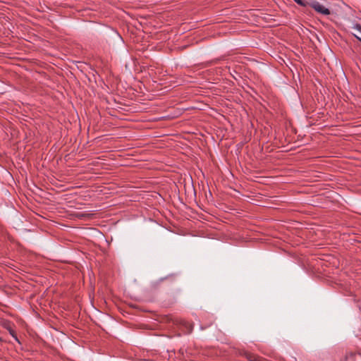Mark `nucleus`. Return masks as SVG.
<instances>
[{"instance_id":"nucleus-1","label":"nucleus","mask_w":361,"mask_h":361,"mask_svg":"<svg viewBox=\"0 0 361 361\" xmlns=\"http://www.w3.org/2000/svg\"><path fill=\"white\" fill-rule=\"evenodd\" d=\"M307 5H310L317 13H319L322 15L327 16L330 14V11L317 1H314L310 4L308 3Z\"/></svg>"},{"instance_id":"nucleus-2","label":"nucleus","mask_w":361,"mask_h":361,"mask_svg":"<svg viewBox=\"0 0 361 361\" xmlns=\"http://www.w3.org/2000/svg\"><path fill=\"white\" fill-rule=\"evenodd\" d=\"M183 325H184L187 329V332L189 334L192 331V325L187 323L186 322H183Z\"/></svg>"},{"instance_id":"nucleus-3","label":"nucleus","mask_w":361,"mask_h":361,"mask_svg":"<svg viewBox=\"0 0 361 361\" xmlns=\"http://www.w3.org/2000/svg\"><path fill=\"white\" fill-rule=\"evenodd\" d=\"M294 1L302 6H306L308 4L307 2H305L302 0H294Z\"/></svg>"},{"instance_id":"nucleus-4","label":"nucleus","mask_w":361,"mask_h":361,"mask_svg":"<svg viewBox=\"0 0 361 361\" xmlns=\"http://www.w3.org/2000/svg\"><path fill=\"white\" fill-rule=\"evenodd\" d=\"M8 331H9L10 334H11L13 338H15V339H16V341H18L17 336H16V334H15L14 331H13L12 329H11V328H8Z\"/></svg>"},{"instance_id":"nucleus-5","label":"nucleus","mask_w":361,"mask_h":361,"mask_svg":"<svg viewBox=\"0 0 361 361\" xmlns=\"http://www.w3.org/2000/svg\"><path fill=\"white\" fill-rule=\"evenodd\" d=\"M355 28L361 32V25L357 24Z\"/></svg>"},{"instance_id":"nucleus-6","label":"nucleus","mask_w":361,"mask_h":361,"mask_svg":"<svg viewBox=\"0 0 361 361\" xmlns=\"http://www.w3.org/2000/svg\"><path fill=\"white\" fill-rule=\"evenodd\" d=\"M355 37H356L359 41H360V42H361V38H360V37H357V35H355Z\"/></svg>"},{"instance_id":"nucleus-7","label":"nucleus","mask_w":361,"mask_h":361,"mask_svg":"<svg viewBox=\"0 0 361 361\" xmlns=\"http://www.w3.org/2000/svg\"><path fill=\"white\" fill-rule=\"evenodd\" d=\"M2 341V339H1V338H0V341Z\"/></svg>"}]
</instances>
